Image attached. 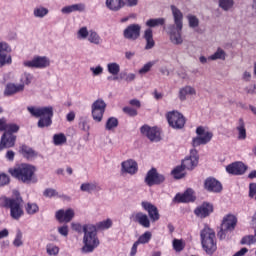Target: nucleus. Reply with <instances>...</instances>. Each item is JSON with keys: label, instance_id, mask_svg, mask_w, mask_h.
I'll use <instances>...</instances> for the list:
<instances>
[{"label": "nucleus", "instance_id": "39448f33", "mask_svg": "<svg viewBox=\"0 0 256 256\" xmlns=\"http://www.w3.org/2000/svg\"><path fill=\"white\" fill-rule=\"evenodd\" d=\"M27 111H29L32 117H40V119L38 120L39 129H44V127H51V124L53 123V106L38 108L28 106Z\"/></svg>", "mask_w": 256, "mask_h": 256}, {"label": "nucleus", "instance_id": "4c0bfd02", "mask_svg": "<svg viewBox=\"0 0 256 256\" xmlns=\"http://www.w3.org/2000/svg\"><path fill=\"white\" fill-rule=\"evenodd\" d=\"M218 6L222 11H231L235 7V0H218Z\"/></svg>", "mask_w": 256, "mask_h": 256}, {"label": "nucleus", "instance_id": "4468645a", "mask_svg": "<svg viewBox=\"0 0 256 256\" xmlns=\"http://www.w3.org/2000/svg\"><path fill=\"white\" fill-rule=\"evenodd\" d=\"M11 46L6 42H0V67H5V65H11L13 59L11 57Z\"/></svg>", "mask_w": 256, "mask_h": 256}, {"label": "nucleus", "instance_id": "a19ab883", "mask_svg": "<svg viewBox=\"0 0 256 256\" xmlns=\"http://www.w3.org/2000/svg\"><path fill=\"white\" fill-rule=\"evenodd\" d=\"M187 21L190 29H197V27H199L200 21L199 18H197V16L189 14L187 15Z\"/></svg>", "mask_w": 256, "mask_h": 256}, {"label": "nucleus", "instance_id": "5fc2aeb1", "mask_svg": "<svg viewBox=\"0 0 256 256\" xmlns=\"http://www.w3.org/2000/svg\"><path fill=\"white\" fill-rule=\"evenodd\" d=\"M31 81H33V75L29 72H25L21 77L22 85H30Z\"/></svg>", "mask_w": 256, "mask_h": 256}, {"label": "nucleus", "instance_id": "6e6d98bb", "mask_svg": "<svg viewBox=\"0 0 256 256\" xmlns=\"http://www.w3.org/2000/svg\"><path fill=\"white\" fill-rule=\"evenodd\" d=\"M4 133H17L19 131V126L17 124H6V129L4 130Z\"/></svg>", "mask_w": 256, "mask_h": 256}, {"label": "nucleus", "instance_id": "b1692460", "mask_svg": "<svg viewBox=\"0 0 256 256\" xmlns=\"http://www.w3.org/2000/svg\"><path fill=\"white\" fill-rule=\"evenodd\" d=\"M107 71L110 75L108 76V81H119V73L121 72V66L117 62H110L107 64Z\"/></svg>", "mask_w": 256, "mask_h": 256}, {"label": "nucleus", "instance_id": "2f4dec72", "mask_svg": "<svg viewBox=\"0 0 256 256\" xmlns=\"http://www.w3.org/2000/svg\"><path fill=\"white\" fill-rule=\"evenodd\" d=\"M144 39L146 41V51H149V49H153L155 47V40H153V30L151 28H147L144 31Z\"/></svg>", "mask_w": 256, "mask_h": 256}, {"label": "nucleus", "instance_id": "f03ea898", "mask_svg": "<svg viewBox=\"0 0 256 256\" xmlns=\"http://www.w3.org/2000/svg\"><path fill=\"white\" fill-rule=\"evenodd\" d=\"M0 207L4 209H10V217L15 221H19L21 217L24 215L23 211V198L19 193L16 194L15 197H0Z\"/></svg>", "mask_w": 256, "mask_h": 256}, {"label": "nucleus", "instance_id": "680f3d73", "mask_svg": "<svg viewBox=\"0 0 256 256\" xmlns=\"http://www.w3.org/2000/svg\"><path fill=\"white\" fill-rule=\"evenodd\" d=\"M249 197H250V199H253L254 197L256 199V183H250V185H249Z\"/></svg>", "mask_w": 256, "mask_h": 256}, {"label": "nucleus", "instance_id": "69168bd1", "mask_svg": "<svg viewBox=\"0 0 256 256\" xmlns=\"http://www.w3.org/2000/svg\"><path fill=\"white\" fill-rule=\"evenodd\" d=\"M129 105H131L132 107H136V109H141V101H139L138 99L130 100Z\"/></svg>", "mask_w": 256, "mask_h": 256}, {"label": "nucleus", "instance_id": "8fccbe9b", "mask_svg": "<svg viewBox=\"0 0 256 256\" xmlns=\"http://www.w3.org/2000/svg\"><path fill=\"white\" fill-rule=\"evenodd\" d=\"M46 251L50 256L59 255V247L55 246V244H48L46 246Z\"/></svg>", "mask_w": 256, "mask_h": 256}, {"label": "nucleus", "instance_id": "774afa93", "mask_svg": "<svg viewBox=\"0 0 256 256\" xmlns=\"http://www.w3.org/2000/svg\"><path fill=\"white\" fill-rule=\"evenodd\" d=\"M249 253V249L247 248H242L238 252H236L233 256H245Z\"/></svg>", "mask_w": 256, "mask_h": 256}, {"label": "nucleus", "instance_id": "13d9d810", "mask_svg": "<svg viewBox=\"0 0 256 256\" xmlns=\"http://www.w3.org/2000/svg\"><path fill=\"white\" fill-rule=\"evenodd\" d=\"M123 112L126 113V115H129V117H137L138 115L137 110L129 106L124 107Z\"/></svg>", "mask_w": 256, "mask_h": 256}, {"label": "nucleus", "instance_id": "c756f323", "mask_svg": "<svg viewBox=\"0 0 256 256\" xmlns=\"http://www.w3.org/2000/svg\"><path fill=\"white\" fill-rule=\"evenodd\" d=\"M75 11H85V4L83 3H79V4H72L69 6H65L61 9V13H63V15H69L71 13H75Z\"/></svg>", "mask_w": 256, "mask_h": 256}, {"label": "nucleus", "instance_id": "473e14b6", "mask_svg": "<svg viewBox=\"0 0 256 256\" xmlns=\"http://www.w3.org/2000/svg\"><path fill=\"white\" fill-rule=\"evenodd\" d=\"M49 15V9L39 5L33 9V16L35 19H45Z\"/></svg>", "mask_w": 256, "mask_h": 256}, {"label": "nucleus", "instance_id": "c9c22d12", "mask_svg": "<svg viewBox=\"0 0 256 256\" xmlns=\"http://www.w3.org/2000/svg\"><path fill=\"white\" fill-rule=\"evenodd\" d=\"M210 61H217L220 59L221 61H225L227 59V53L222 48H217L216 52L208 57Z\"/></svg>", "mask_w": 256, "mask_h": 256}, {"label": "nucleus", "instance_id": "58836bf2", "mask_svg": "<svg viewBox=\"0 0 256 256\" xmlns=\"http://www.w3.org/2000/svg\"><path fill=\"white\" fill-rule=\"evenodd\" d=\"M119 127V120L115 117H110L107 119L105 124L106 131H113V129H117Z\"/></svg>", "mask_w": 256, "mask_h": 256}, {"label": "nucleus", "instance_id": "7ed1b4c3", "mask_svg": "<svg viewBox=\"0 0 256 256\" xmlns=\"http://www.w3.org/2000/svg\"><path fill=\"white\" fill-rule=\"evenodd\" d=\"M35 171H37V168L31 164H20L19 166L10 168L8 173H10L14 179L29 185V183H35L37 181Z\"/></svg>", "mask_w": 256, "mask_h": 256}, {"label": "nucleus", "instance_id": "393cba45", "mask_svg": "<svg viewBox=\"0 0 256 256\" xmlns=\"http://www.w3.org/2000/svg\"><path fill=\"white\" fill-rule=\"evenodd\" d=\"M227 173L230 175H243L247 171V167L243 162H235L226 167Z\"/></svg>", "mask_w": 256, "mask_h": 256}, {"label": "nucleus", "instance_id": "052dcab7", "mask_svg": "<svg viewBox=\"0 0 256 256\" xmlns=\"http://www.w3.org/2000/svg\"><path fill=\"white\" fill-rule=\"evenodd\" d=\"M9 176L5 173H0V187H5V185H9Z\"/></svg>", "mask_w": 256, "mask_h": 256}, {"label": "nucleus", "instance_id": "0eeeda50", "mask_svg": "<svg viewBox=\"0 0 256 256\" xmlns=\"http://www.w3.org/2000/svg\"><path fill=\"white\" fill-rule=\"evenodd\" d=\"M235 227H237L236 216L233 214H228L224 216L220 226V230L217 233L218 239H220V241L227 239V233H232V231H235Z\"/></svg>", "mask_w": 256, "mask_h": 256}, {"label": "nucleus", "instance_id": "a878e982", "mask_svg": "<svg viewBox=\"0 0 256 256\" xmlns=\"http://www.w3.org/2000/svg\"><path fill=\"white\" fill-rule=\"evenodd\" d=\"M174 201L177 203H191L195 201V196L193 195V189H187L183 194H177L174 197Z\"/></svg>", "mask_w": 256, "mask_h": 256}, {"label": "nucleus", "instance_id": "79ce46f5", "mask_svg": "<svg viewBox=\"0 0 256 256\" xmlns=\"http://www.w3.org/2000/svg\"><path fill=\"white\" fill-rule=\"evenodd\" d=\"M25 209L28 215H35L39 213V206L36 203L28 202Z\"/></svg>", "mask_w": 256, "mask_h": 256}, {"label": "nucleus", "instance_id": "ddd939ff", "mask_svg": "<svg viewBox=\"0 0 256 256\" xmlns=\"http://www.w3.org/2000/svg\"><path fill=\"white\" fill-rule=\"evenodd\" d=\"M123 37L128 41H137L141 37V25L130 24L123 30Z\"/></svg>", "mask_w": 256, "mask_h": 256}, {"label": "nucleus", "instance_id": "20e7f679", "mask_svg": "<svg viewBox=\"0 0 256 256\" xmlns=\"http://www.w3.org/2000/svg\"><path fill=\"white\" fill-rule=\"evenodd\" d=\"M83 244L81 253H93L99 247V237H97V227L93 224H86L83 226Z\"/></svg>", "mask_w": 256, "mask_h": 256}, {"label": "nucleus", "instance_id": "e2e57ef3", "mask_svg": "<svg viewBox=\"0 0 256 256\" xmlns=\"http://www.w3.org/2000/svg\"><path fill=\"white\" fill-rule=\"evenodd\" d=\"M90 71L93 73L94 77H97L98 75L103 74V67L101 66L91 67Z\"/></svg>", "mask_w": 256, "mask_h": 256}, {"label": "nucleus", "instance_id": "4be33fe9", "mask_svg": "<svg viewBox=\"0 0 256 256\" xmlns=\"http://www.w3.org/2000/svg\"><path fill=\"white\" fill-rule=\"evenodd\" d=\"M212 211L213 204L204 202L202 205L198 206L194 210V215H196V217H199L200 219H205L206 217H209V215H211Z\"/></svg>", "mask_w": 256, "mask_h": 256}, {"label": "nucleus", "instance_id": "de8ad7c7", "mask_svg": "<svg viewBox=\"0 0 256 256\" xmlns=\"http://www.w3.org/2000/svg\"><path fill=\"white\" fill-rule=\"evenodd\" d=\"M13 245L14 247H23V232L21 230H17Z\"/></svg>", "mask_w": 256, "mask_h": 256}, {"label": "nucleus", "instance_id": "9b49d317", "mask_svg": "<svg viewBox=\"0 0 256 256\" xmlns=\"http://www.w3.org/2000/svg\"><path fill=\"white\" fill-rule=\"evenodd\" d=\"M196 134L198 135L193 139V147H199V145H207L211 139H213V133L205 130L202 126L196 129Z\"/></svg>", "mask_w": 256, "mask_h": 256}, {"label": "nucleus", "instance_id": "603ef678", "mask_svg": "<svg viewBox=\"0 0 256 256\" xmlns=\"http://www.w3.org/2000/svg\"><path fill=\"white\" fill-rule=\"evenodd\" d=\"M97 227L98 229H111V227H113V221L108 218L104 221L99 222Z\"/></svg>", "mask_w": 256, "mask_h": 256}, {"label": "nucleus", "instance_id": "09e8293b", "mask_svg": "<svg viewBox=\"0 0 256 256\" xmlns=\"http://www.w3.org/2000/svg\"><path fill=\"white\" fill-rule=\"evenodd\" d=\"M240 243L241 245H254V243H256V238L253 235L244 236Z\"/></svg>", "mask_w": 256, "mask_h": 256}, {"label": "nucleus", "instance_id": "2eb2a0df", "mask_svg": "<svg viewBox=\"0 0 256 256\" xmlns=\"http://www.w3.org/2000/svg\"><path fill=\"white\" fill-rule=\"evenodd\" d=\"M199 165V154L196 149L190 151V155L182 160L181 166L187 171H193Z\"/></svg>", "mask_w": 256, "mask_h": 256}, {"label": "nucleus", "instance_id": "412c9836", "mask_svg": "<svg viewBox=\"0 0 256 256\" xmlns=\"http://www.w3.org/2000/svg\"><path fill=\"white\" fill-rule=\"evenodd\" d=\"M130 219H132L134 223H139L141 227H144V229H149V227H151V220L149 219V216L143 212L133 213L130 216Z\"/></svg>", "mask_w": 256, "mask_h": 256}, {"label": "nucleus", "instance_id": "3c124183", "mask_svg": "<svg viewBox=\"0 0 256 256\" xmlns=\"http://www.w3.org/2000/svg\"><path fill=\"white\" fill-rule=\"evenodd\" d=\"M44 197H47L48 199H51L53 197H59V192L53 188H47L43 192Z\"/></svg>", "mask_w": 256, "mask_h": 256}, {"label": "nucleus", "instance_id": "423d86ee", "mask_svg": "<svg viewBox=\"0 0 256 256\" xmlns=\"http://www.w3.org/2000/svg\"><path fill=\"white\" fill-rule=\"evenodd\" d=\"M200 239L202 249L205 251L207 255H213V253L217 251V240L215 237V230L209 228V226H205L200 231Z\"/></svg>", "mask_w": 256, "mask_h": 256}, {"label": "nucleus", "instance_id": "dca6fc26", "mask_svg": "<svg viewBox=\"0 0 256 256\" xmlns=\"http://www.w3.org/2000/svg\"><path fill=\"white\" fill-rule=\"evenodd\" d=\"M142 135H145L150 141L154 143H159L161 141V132L157 127H150L149 125H144L140 128Z\"/></svg>", "mask_w": 256, "mask_h": 256}, {"label": "nucleus", "instance_id": "6e6552de", "mask_svg": "<svg viewBox=\"0 0 256 256\" xmlns=\"http://www.w3.org/2000/svg\"><path fill=\"white\" fill-rule=\"evenodd\" d=\"M26 69H47L51 67V59L47 56H34L30 60H25L22 63Z\"/></svg>", "mask_w": 256, "mask_h": 256}, {"label": "nucleus", "instance_id": "6ab92c4d", "mask_svg": "<svg viewBox=\"0 0 256 256\" xmlns=\"http://www.w3.org/2000/svg\"><path fill=\"white\" fill-rule=\"evenodd\" d=\"M55 217L59 223H71L75 217V210L69 208L67 210L60 209L56 212Z\"/></svg>", "mask_w": 256, "mask_h": 256}, {"label": "nucleus", "instance_id": "f8f14e48", "mask_svg": "<svg viewBox=\"0 0 256 256\" xmlns=\"http://www.w3.org/2000/svg\"><path fill=\"white\" fill-rule=\"evenodd\" d=\"M145 183L148 185V187H153V185H161V183H165V175L157 172L156 168H152L146 174Z\"/></svg>", "mask_w": 256, "mask_h": 256}, {"label": "nucleus", "instance_id": "5701e85b", "mask_svg": "<svg viewBox=\"0 0 256 256\" xmlns=\"http://www.w3.org/2000/svg\"><path fill=\"white\" fill-rule=\"evenodd\" d=\"M121 171L128 173V175H135L139 171V167L135 160L129 159L121 163Z\"/></svg>", "mask_w": 256, "mask_h": 256}, {"label": "nucleus", "instance_id": "864d4df0", "mask_svg": "<svg viewBox=\"0 0 256 256\" xmlns=\"http://www.w3.org/2000/svg\"><path fill=\"white\" fill-rule=\"evenodd\" d=\"M153 65H155V61H150L148 63H146L139 71L138 73L140 75H145V73H149L151 71V67H153Z\"/></svg>", "mask_w": 256, "mask_h": 256}, {"label": "nucleus", "instance_id": "c85d7f7f", "mask_svg": "<svg viewBox=\"0 0 256 256\" xmlns=\"http://www.w3.org/2000/svg\"><path fill=\"white\" fill-rule=\"evenodd\" d=\"M187 95H197V90L189 85L180 88L178 93L180 101H187Z\"/></svg>", "mask_w": 256, "mask_h": 256}, {"label": "nucleus", "instance_id": "338daca9", "mask_svg": "<svg viewBox=\"0 0 256 256\" xmlns=\"http://www.w3.org/2000/svg\"><path fill=\"white\" fill-rule=\"evenodd\" d=\"M71 228L73 229V231H76L77 233H81V231H83V226H81V224L79 223H72Z\"/></svg>", "mask_w": 256, "mask_h": 256}, {"label": "nucleus", "instance_id": "1a4fd4ad", "mask_svg": "<svg viewBox=\"0 0 256 256\" xmlns=\"http://www.w3.org/2000/svg\"><path fill=\"white\" fill-rule=\"evenodd\" d=\"M106 109L107 103H105L104 99L99 98L92 103L91 115L95 123H101V121H103V116L105 115Z\"/></svg>", "mask_w": 256, "mask_h": 256}, {"label": "nucleus", "instance_id": "4d7b16f0", "mask_svg": "<svg viewBox=\"0 0 256 256\" xmlns=\"http://www.w3.org/2000/svg\"><path fill=\"white\" fill-rule=\"evenodd\" d=\"M89 37V30L87 27H82L78 30V39H87Z\"/></svg>", "mask_w": 256, "mask_h": 256}, {"label": "nucleus", "instance_id": "a18cd8bd", "mask_svg": "<svg viewBox=\"0 0 256 256\" xmlns=\"http://www.w3.org/2000/svg\"><path fill=\"white\" fill-rule=\"evenodd\" d=\"M151 237H153V234L149 231H146L138 238L136 242L140 245H145L151 241Z\"/></svg>", "mask_w": 256, "mask_h": 256}, {"label": "nucleus", "instance_id": "7c9ffc66", "mask_svg": "<svg viewBox=\"0 0 256 256\" xmlns=\"http://www.w3.org/2000/svg\"><path fill=\"white\" fill-rule=\"evenodd\" d=\"M236 131H238L237 139L239 141H245L247 139V129L245 128V120L243 118L238 120Z\"/></svg>", "mask_w": 256, "mask_h": 256}, {"label": "nucleus", "instance_id": "f257e3e1", "mask_svg": "<svg viewBox=\"0 0 256 256\" xmlns=\"http://www.w3.org/2000/svg\"><path fill=\"white\" fill-rule=\"evenodd\" d=\"M174 24L168 26V34L173 45H183V12L175 5L171 6Z\"/></svg>", "mask_w": 256, "mask_h": 256}, {"label": "nucleus", "instance_id": "aec40b11", "mask_svg": "<svg viewBox=\"0 0 256 256\" xmlns=\"http://www.w3.org/2000/svg\"><path fill=\"white\" fill-rule=\"evenodd\" d=\"M141 206L145 211H147L152 223L159 221L161 215L159 214V209H157V206L153 205L151 202H142Z\"/></svg>", "mask_w": 256, "mask_h": 256}, {"label": "nucleus", "instance_id": "37998d69", "mask_svg": "<svg viewBox=\"0 0 256 256\" xmlns=\"http://www.w3.org/2000/svg\"><path fill=\"white\" fill-rule=\"evenodd\" d=\"M184 171H185V168L182 165L174 168L172 170V175H173L174 179H183V177H185Z\"/></svg>", "mask_w": 256, "mask_h": 256}, {"label": "nucleus", "instance_id": "ea45409f", "mask_svg": "<svg viewBox=\"0 0 256 256\" xmlns=\"http://www.w3.org/2000/svg\"><path fill=\"white\" fill-rule=\"evenodd\" d=\"M53 143L56 146L65 145V143H67V136H65L63 133L54 134Z\"/></svg>", "mask_w": 256, "mask_h": 256}, {"label": "nucleus", "instance_id": "cd10ccee", "mask_svg": "<svg viewBox=\"0 0 256 256\" xmlns=\"http://www.w3.org/2000/svg\"><path fill=\"white\" fill-rule=\"evenodd\" d=\"M106 7L109 11H113L117 13V11H121L125 7V1L123 0H106Z\"/></svg>", "mask_w": 256, "mask_h": 256}, {"label": "nucleus", "instance_id": "0e129e2a", "mask_svg": "<svg viewBox=\"0 0 256 256\" xmlns=\"http://www.w3.org/2000/svg\"><path fill=\"white\" fill-rule=\"evenodd\" d=\"M124 5H126V7H137L139 0H125Z\"/></svg>", "mask_w": 256, "mask_h": 256}, {"label": "nucleus", "instance_id": "f3484780", "mask_svg": "<svg viewBox=\"0 0 256 256\" xmlns=\"http://www.w3.org/2000/svg\"><path fill=\"white\" fill-rule=\"evenodd\" d=\"M15 141H17V136L11 134V132H4L0 140V151L15 147Z\"/></svg>", "mask_w": 256, "mask_h": 256}, {"label": "nucleus", "instance_id": "49530a36", "mask_svg": "<svg viewBox=\"0 0 256 256\" xmlns=\"http://www.w3.org/2000/svg\"><path fill=\"white\" fill-rule=\"evenodd\" d=\"M172 245L176 253H181V251L185 249V243H183V240L174 239Z\"/></svg>", "mask_w": 256, "mask_h": 256}, {"label": "nucleus", "instance_id": "72a5a7b5", "mask_svg": "<svg viewBox=\"0 0 256 256\" xmlns=\"http://www.w3.org/2000/svg\"><path fill=\"white\" fill-rule=\"evenodd\" d=\"M80 191L84 193H93V191H99V186L97 182H85L80 186Z\"/></svg>", "mask_w": 256, "mask_h": 256}, {"label": "nucleus", "instance_id": "a211bd4d", "mask_svg": "<svg viewBox=\"0 0 256 256\" xmlns=\"http://www.w3.org/2000/svg\"><path fill=\"white\" fill-rule=\"evenodd\" d=\"M204 189H206V191H209L210 193H221V191H223V186L221 185V182H219L217 179L213 177H208L204 181Z\"/></svg>", "mask_w": 256, "mask_h": 256}, {"label": "nucleus", "instance_id": "bb28decb", "mask_svg": "<svg viewBox=\"0 0 256 256\" xmlns=\"http://www.w3.org/2000/svg\"><path fill=\"white\" fill-rule=\"evenodd\" d=\"M23 91H25L24 84L9 83L6 85L4 95H6V97H11V95H15L16 93H21Z\"/></svg>", "mask_w": 256, "mask_h": 256}, {"label": "nucleus", "instance_id": "bf43d9fd", "mask_svg": "<svg viewBox=\"0 0 256 256\" xmlns=\"http://www.w3.org/2000/svg\"><path fill=\"white\" fill-rule=\"evenodd\" d=\"M58 233L62 237H68V235H69V226L64 224V225L58 227Z\"/></svg>", "mask_w": 256, "mask_h": 256}, {"label": "nucleus", "instance_id": "9d476101", "mask_svg": "<svg viewBox=\"0 0 256 256\" xmlns=\"http://www.w3.org/2000/svg\"><path fill=\"white\" fill-rule=\"evenodd\" d=\"M168 124L172 129H183L185 127V116L179 111H171L166 115Z\"/></svg>", "mask_w": 256, "mask_h": 256}, {"label": "nucleus", "instance_id": "f704fd0d", "mask_svg": "<svg viewBox=\"0 0 256 256\" xmlns=\"http://www.w3.org/2000/svg\"><path fill=\"white\" fill-rule=\"evenodd\" d=\"M88 41L93 45H101V43H103L101 36H99V34L94 30H89Z\"/></svg>", "mask_w": 256, "mask_h": 256}, {"label": "nucleus", "instance_id": "e433bc0d", "mask_svg": "<svg viewBox=\"0 0 256 256\" xmlns=\"http://www.w3.org/2000/svg\"><path fill=\"white\" fill-rule=\"evenodd\" d=\"M165 25V18H151L146 21V27L155 28L163 27Z\"/></svg>", "mask_w": 256, "mask_h": 256}, {"label": "nucleus", "instance_id": "c03bdc74", "mask_svg": "<svg viewBox=\"0 0 256 256\" xmlns=\"http://www.w3.org/2000/svg\"><path fill=\"white\" fill-rule=\"evenodd\" d=\"M21 152L24 155V157H27V159L31 158V157H37V152H35V150H33L32 148L23 145L21 147Z\"/></svg>", "mask_w": 256, "mask_h": 256}]
</instances>
